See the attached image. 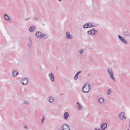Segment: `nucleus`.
<instances>
[{
  "instance_id": "37",
  "label": "nucleus",
  "mask_w": 130,
  "mask_h": 130,
  "mask_svg": "<svg viewBox=\"0 0 130 130\" xmlns=\"http://www.w3.org/2000/svg\"><path fill=\"white\" fill-rule=\"evenodd\" d=\"M127 130H129V129H128Z\"/></svg>"
},
{
  "instance_id": "29",
  "label": "nucleus",
  "mask_w": 130,
  "mask_h": 130,
  "mask_svg": "<svg viewBox=\"0 0 130 130\" xmlns=\"http://www.w3.org/2000/svg\"><path fill=\"white\" fill-rule=\"evenodd\" d=\"M24 128L25 129L28 130V127L26 125H24Z\"/></svg>"
},
{
  "instance_id": "8",
  "label": "nucleus",
  "mask_w": 130,
  "mask_h": 130,
  "mask_svg": "<svg viewBox=\"0 0 130 130\" xmlns=\"http://www.w3.org/2000/svg\"><path fill=\"white\" fill-rule=\"evenodd\" d=\"M118 38L124 44H127V41L121 36L119 35Z\"/></svg>"
},
{
  "instance_id": "5",
  "label": "nucleus",
  "mask_w": 130,
  "mask_h": 130,
  "mask_svg": "<svg viewBox=\"0 0 130 130\" xmlns=\"http://www.w3.org/2000/svg\"><path fill=\"white\" fill-rule=\"evenodd\" d=\"M61 130H70L69 126L67 124H64L61 127Z\"/></svg>"
},
{
  "instance_id": "17",
  "label": "nucleus",
  "mask_w": 130,
  "mask_h": 130,
  "mask_svg": "<svg viewBox=\"0 0 130 130\" xmlns=\"http://www.w3.org/2000/svg\"><path fill=\"white\" fill-rule=\"evenodd\" d=\"M48 38V36L46 34L42 33L40 39H46Z\"/></svg>"
},
{
  "instance_id": "11",
  "label": "nucleus",
  "mask_w": 130,
  "mask_h": 130,
  "mask_svg": "<svg viewBox=\"0 0 130 130\" xmlns=\"http://www.w3.org/2000/svg\"><path fill=\"white\" fill-rule=\"evenodd\" d=\"M66 37L68 39H72L73 36L70 34L69 32L67 31L66 33Z\"/></svg>"
},
{
  "instance_id": "15",
  "label": "nucleus",
  "mask_w": 130,
  "mask_h": 130,
  "mask_svg": "<svg viewBox=\"0 0 130 130\" xmlns=\"http://www.w3.org/2000/svg\"><path fill=\"white\" fill-rule=\"evenodd\" d=\"M69 116L68 113L67 112H66L64 113L63 117L64 119L66 120L67 119Z\"/></svg>"
},
{
  "instance_id": "1",
  "label": "nucleus",
  "mask_w": 130,
  "mask_h": 130,
  "mask_svg": "<svg viewBox=\"0 0 130 130\" xmlns=\"http://www.w3.org/2000/svg\"><path fill=\"white\" fill-rule=\"evenodd\" d=\"M90 89V87L89 84L87 83L84 84V86L82 89V91L84 93H87L89 92Z\"/></svg>"
},
{
  "instance_id": "12",
  "label": "nucleus",
  "mask_w": 130,
  "mask_h": 130,
  "mask_svg": "<svg viewBox=\"0 0 130 130\" xmlns=\"http://www.w3.org/2000/svg\"><path fill=\"white\" fill-rule=\"evenodd\" d=\"M54 97L51 96H50L47 98V101L49 102L52 103L54 102Z\"/></svg>"
},
{
  "instance_id": "31",
  "label": "nucleus",
  "mask_w": 130,
  "mask_h": 130,
  "mask_svg": "<svg viewBox=\"0 0 130 130\" xmlns=\"http://www.w3.org/2000/svg\"><path fill=\"white\" fill-rule=\"evenodd\" d=\"M82 72V71H78L76 74L78 75V74H80V73H81Z\"/></svg>"
},
{
  "instance_id": "16",
  "label": "nucleus",
  "mask_w": 130,
  "mask_h": 130,
  "mask_svg": "<svg viewBox=\"0 0 130 130\" xmlns=\"http://www.w3.org/2000/svg\"><path fill=\"white\" fill-rule=\"evenodd\" d=\"M19 74L17 70H14L12 72V76L13 77H15Z\"/></svg>"
},
{
  "instance_id": "25",
  "label": "nucleus",
  "mask_w": 130,
  "mask_h": 130,
  "mask_svg": "<svg viewBox=\"0 0 130 130\" xmlns=\"http://www.w3.org/2000/svg\"><path fill=\"white\" fill-rule=\"evenodd\" d=\"M78 75L76 74L74 77V79L75 80H77L78 78Z\"/></svg>"
},
{
  "instance_id": "7",
  "label": "nucleus",
  "mask_w": 130,
  "mask_h": 130,
  "mask_svg": "<svg viewBox=\"0 0 130 130\" xmlns=\"http://www.w3.org/2000/svg\"><path fill=\"white\" fill-rule=\"evenodd\" d=\"M92 23H86L83 26V27L84 29L87 28H91L93 27V26H92Z\"/></svg>"
},
{
  "instance_id": "22",
  "label": "nucleus",
  "mask_w": 130,
  "mask_h": 130,
  "mask_svg": "<svg viewBox=\"0 0 130 130\" xmlns=\"http://www.w3.org/2000/svg\"><path fill=\"white\" fill-rule=\"evenodd\" d=\"M111 92V90L110 89H108L106 92L107 93L108 95H109L110 94Z\"/></svg>"
},
{
  "instance_id": "24",
  "label": "nucleus",
  "mask_w": 130,
  "mask_h": 130,
  "mask_svg": "<svg viewBox=\"0 0 130 130\" xmlns=\"http://www.w3.org/2000/svg\"><path fill=\"white\" fill-rule=\"evenodd\" d=\"M23 103L24 104H29V101H26L25 100H24L23 101Z\"/></svg>"
},
{
  "instance_id": "6",
  "label": "nucleus",
  "mask_w": 130,
  "mask_h": 130,
  "mask_svg": "<svg viewBox=\"0 0 130 130\" xmlns=\"http://www.w3.org/2000/svg\"><path fill=\"white\" fill-rule=\"evenodd\" d=\"M28 79L27 78H24L22 79L21 83L23 85H26L28 83Z\"/></svg>"
},
{
  "instance_id": "2",
  "label": "nucleus",
  "mask_w": 130,
  "mask_h": 130,
  "mask_svg": "<svg viewBox=\"0 0 130 130\" xmlns=\"http://www.w3.org/2000/svg\"><path fill=\"white\" fill-rule=\"evenodd\" d=\"M107 71L109 75L110 78L114 82H115L116 79L113 76V73L112 69L111 68H108L107 69Z\"/></svg>"
},
{
  "instance_id": "27",
  "label": "nucleus",
  "mask_w": 130,
  "mask_h": 130,
  "mask_svg": "<svg viewBox=\"0 0 130 130\" xmlns=\"http://www.w3.org/2000/svg\"><path fill=\"white\" fill-rule=\"evenodd\" d=\"M88 33L89 35L92 34V31L91 30L88 31L87 32Z\"/></svg>"
},
{
  "instance_id": "26",
  "label": "nucleus",
  "mask_w": 130,
  "mask_h": 130,
  "mask_svg": "<svg viewBox=\"0 0 130 130\" xmlns=\"http://www.w3.org/2000/svg\"><path fill=\"white\" fill-rule=\"evenodd\" d=\"M92 26H93V27H97L98 26V24L94 23H92Z\"/></svg>"
},
{
  "instance_id": "18",
  "label": "nucleus",
  "mask_w": 130,
  "mask_h": 130,
  "mask_svg": "<svg viewBox=\"0 0 130 130\" xmlns=\"http://www.w3.org/2000/svg\"><path fill=\"white\" fill-rule=\"evenodd\" d=\"M4 17L5 20L7 21H9L10 18L7 14H5L4 15Z\"/></svg>"
},
{
  "instance_id": "23",
  "label": "nucleus",
  "mask_w": 130,
  "mask_h": 130,
  "mask_svg": "<svg viewBox=\"0 0 130 130\" xmlns=\"http://www.w3.org/2000/svg\"><path fill=\"white\" fill-rule=\"evenodd\" d=\"M28 46L30 47H31L32 45V41L31 40H29V41L28 43Z\"/></svg>"
},
{
  "instance_id": "10",
  "label": "nucleus",
  "mask_w": 130,
  "mask_h": 130,
  "mask_svg": "<svg viewBox=\"0 0 130 130\" xmlns=\"http://www.w3.org/2000/svg\"><path fill=\"white\" fill-rule=\"evenodd\" d=\"M48 76L50 78V80L52 82L55 81V77L53 73H50L48 74Z\"/></svg>"
},
{
  "instance_id": "33",
  "label": "nucleus",
  "mask_w": 130,
  "mask_h": 130,
  "mask_svg": "<svg viewBox=\"0 0 130 130\" xmlns=\"http://www.w3.org/2000/svg\"><path fill=\"white\" fill-rule=\"evenodd\" d=\"M28 39L29 40H29H31V37L30 36H29L28 38Z\"/></svg>"
},
{
  "instance_id": "13",
  "label": "nucleus",
  "mask_w": 130,
  "mask_h": 130,
  "mask_svg": "<svg viewBox=\"0 0 130 130\" xmlns=\"http://www.w3.org/2000/svg\"><path fill=\"white\" fill-rule=\"evenodd\" d=\"M42 33L39 31H37L35 34V35L39 38H40Z\"/></svg>"
},
{
  "instance_id": "28",
  "label": "nucleus",
  "mask_w": 130,
  "mask_h": 130,
  "mask_svg": "<svg viewBox=\"0 0 130 130\" xmlns=\"http://www.w3.org/2000/svg\"><path fill=\"white\" fill-rule=\"evenodd\" d=\"M83 50H80V52H79V53L80 54H82L83 53Z\"/></svg>"
},
{
  "instance_id": "9",
  "label": "nucleus",
  "mask_w": 130,
  "mask_h": 130,
  "mask_svg": "<svg viewBox=\"0 0 130 130\" xmlns=\"http://www.w3.org/2000/svg\"><path fill=\"white\" fill-rule=\"evenodd\" d=\"M125 113L123 112H121L119 114V118L122 120H125L126 117L125 116Z\"/></svg>"
},
{
  "instance_id": "35",
  "label": "nucleus",
  "mask_w": 130,
  "mask_h": 130,
  "mask_svg": "<svg viewBox=\"0 0 130 130\" xmlns=\"http://www.w3.org/2000/svg\"><path fill=\"white\" fill-rule=\"evenodd\" d=\"M58 1H61L62 0H58Z\"/></svg>"
},
{
  "instance_id": "34",
  "label": "nucleus",
  "mask_w": 130,
  "mask_h": 130,
  "mask_svg": "<svg viewBox=\"0 0 130 130\" xmlns=\"http://www.w3.org/2000/svg\"><path fill=\"white\" fill-rule=\"evenodd\" d=\"M30 19V18H27V19H25V21H28V20Z\"/></svg>"
},
{
  "instance_id": "21",
  "label": "nucleus",
  "mask_w": 130,
  "mask_h": 130,
  "mask_svg": "<svg viewBox=\"0 0 130 130\" xmlns=\"http://www.w3.org/2000/svg\"><path fill=\"white\" fill-rule=\"evenodd\" d=\"M91 29L92 31V35H95L96 33L97 32V31L93 28Z\"/></svg>"
},
{
  "instance_id": "19",
  "label": "nucleus",
  "mask_w": 130,
  "mask_h": 130,
  "mask_svg": "<svg viewBox=\"0 0 130 130\" xmlns=\"http://www.w3.org/2000/svg\"><path fill=\"white\" fill-rule=\"evenodd\" d=\"M105 100L102 98H100L98 99V101L101 104H102L104 102Z\"/></svg>"
},
{
  "instance_id": "32",
  "label": "nucleus",
  "mask_w": 130,
  "mask_h": 130,
  "mask_svg": "<svg viewBox=\"0 0 130 130\" xmlns=\"http://www.w3.org/2000/svg\"><path fill=\"white\" fill-rule=\"evenodd\" d=\"M33 19L34 20H36V21H38V18L36 17L33 18Z\"/></svg>"
},
{
  "instance_id": "14",
  "label": "nucleus",
  "mask_w": 130,
  "mask_h": 130,
  "mask_svg": "<svg viewBox=\"0 0 130 130\" xmlns=\"http://www.w3.org/2000/svg\"><path fill=\"white\" fill-rule=\"evenodd\" d=\"M36 28L35 26H32L30 27L29 28V30L31 32H33L36 30Z\"/></svg>"
},
{
  "instance_id": "20",
  "label": "nucleus",
  "mask_w": 130,
  "mask_h": 130,
  "mask_svg": "<svg viewBox=\"0 0 130 130\" xmlns=\"http://www.w3.org/2000/svg\"><path fill=\"white\" fill-rule=\"evenodd\" d=\"M77 107L78 109L82 110V106L78 102L77 103Z\"/></svg>"
},
{
  "instance_id": "30",
  "label": "nucleus",
  "mask_w": 130,
  "mask_h": 130,
  "mask_svg": "<svg viewBox=\"0 0 130 130\" xmlns=\"http://www.w3.org/2000/svg\"><path fill=\"white\" fill-rule=\"evenodd\" d=\"M45 119V118L44 117H43L42 118V119L41 120V123L43 124L44 122L43 120Z\"/></svg>"
},
{
  "instance_id": "3",
  "label": "nucleus",
  "mask_w": 130,
  "mask_h": 130,
  "mask_svg": "<svg viewBox=\"0 0 130 130\" xmlns=\"http://www.w3.org/2000/svg\"><path fill=\"white\" fill-rule=\"evenodd\" d=\"M107 124L106 123H102L100 126V129L97 127L94 128V130H105L107 127Z\"/></svg>"
},
{
  "instance_id": "4",
  "label": "nucleus",
  "mask_w": 130,
  "mask_h": 130,
  "mask_svg": "<svg viewBox=\"0 0 130 130\" xmlns=\"http://www.w3.org/2000/svg\"><path fill=\"white\" fill-rule=\"evenodd\" d=\"M122 35L124 37L127 38H130V33L127 30H124L122 33Z\"/></svg>"
},
{
  "instance_id": "36",
  "label": "nucleus",
  "mask_w": 130,
  "mask_h": 130,
  "mask_svg": "<svg viewBox=\"0 0 130 130\" xmlns=\"http://www.w3.org/2000/svg\"><path fill=\"white\" fill-rule=\"evenodd\" d=\"M90 75V74H89L88 75Z\"/></svg>"
}]
</instances>
